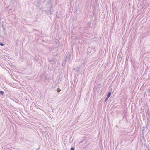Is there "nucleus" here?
<instances>
[{
    "mask_svg": "<svg viewBox=\"0 0 150 150\" xmlns=\"http://www.w3.org/2000/svg\"><path fill=\"white\" fill-rule=\"evenodd\" d=\"M0 45L1 46H3L4 45V44L2 43H0Z\"/></svg>",
    "mask_w": 150,
    "mask_h": 150,
    "instance_id": "7",
    "label": "nucleus"
},
{
    "mask_svg": "<svg viewBox=\"0 0 150 150\" xmlns=\"http://www.w3.org/2000/svg\"><path fill=\"white\" fill-rule=\"evenodd\" d=\"M49 6L50 7H51L50 8H51L52 7V5L51 4H50Z\"/></svg>",
    "mask_w": 150,
    "mask_h": 150,
    "instance_id": "8",
    "label": "nucleus"
},
{
    "mask_svg": "<svg viewBox=\"0 0 150 150\" xmlns=\"http://www.w3.org/2000/svg\"><path fill=\"white\" fill-rule=\"evenodd\" d=\"M90 49V48H89L88 49V50H89V49Z\"/></svg>",
    "mask_w": 150,
    "mask_h": 150,
    "instance_id": "11",
    "label": "nucleus"
},
{
    "mask_svg": "<svg viewBox=\"0 0 150 150\" xmlns=\"http://www.w3.org/2000/svg\"><path fill=\"white\" fill-rule=\"evenodd\" d=\"M4 92L3 91H1L0 92V93L1 94H3Z\"/></svg>",
    "mask_w": 150,
    "mask_h": 150,
    "instance_id": "5",
    "label": "nucleus"
},
{
    "mask_svg": "<svg viewBox=\"0 0 150 150\" xmlns=\"http://www.w3.org/2000/svg\"><path fill=\"white\" fill-rule=\"evenodd\" d=\"M11 149H13V148H12V147H11Z\"/></svg>",
    "mask_w": 150,
    "mask_h": 150,
    "instance_id": "12",
    "label": "nucleus"
},
{
    "mask_svg": "<svg viewBox=\"0 0 150 150\" xmlns=\"http://www.w3.org/2000/svg\"><path fill=\"white\" fill-rule=\"evenodd\" d=\"M46 13L48 14H50L51 13V11L50 9L47 10L46 11Z\"/></svg>",
    "mask_w": 150,
    "mask_h": 150,
    "instance_id": "1",
    "label": "nucleus"
},
{
    "mask_svg": "<svg viewBox=\"0 0 150 150\" xmlns=\"http://www.w3.org/2000/svg\"><path fill=\"white\" fill-rule=\"evenodd\" d=\"M108 97H107L106 98H105V102L108 99Z\"/></svg>",
    "mask_w": 150,
    "mask_h": 150,
    "instance_id": "6",
    "label": "nucleus"
},
{
    "mask_svg": "<svg viewBox=\"0 0 150 150\" xmlns=\"http://www.w3.org/2000/svg\"><path fill=\"white\" fill-rule=\"evenodd\" d=\"M70 150H74V149L73 148V147H71V149Z\"/></svg>",
    "mask_w": 150,
    "mask_h": 150,
    "instance_id": "9",
    "label": "nucleus"
},
{
    "mask_svg": "<svg viewBox=\"0 0 150 150\" xmlns=\"http://www.w3.org/2000/svg\"><path fill=\"white\" fill-rule=\"evenodd\" d=\"M60 91L61 90L60 89L58 88L57 89V91L58 92H60Z\"/></svg>",
    "mask_w": 150,
    "mask_h": 150,
    "instance_id": "3",
    "label": "nucleus"
},
{
    "mask_svg": "<svg viewBox=\"0 0 150 150\" xmlns=\"http://www.w3.org/2000/svg\"><path fill=\"white\" fill-rule=\"evenodd\" d=\"M36 150H38V149H37Z\"/></svg>",
    "mask_w": 150,
    "mask_h": 150,
    "instance_id": "13",
    "label": "nucleus"
},
{
    "mask_svg": "<svg viewBox=\"0 0 150 150\" xmlns=\"http://www.w3.org/2000/svg\"><path fill=\"white\" fill-rule=\"evenodd\" d=\"M6 148L8 149L9 148L8 147V145L6 146Z\"/></svg>",
    "mask_w": 150,
    "mask_h": 150,
    "instance_id": "10",
    "label": "nucleus"
},
{
    "mask_svg": "<svg viewBox=\"0 0 150 150\" xmlns=\"http://www.w3.org/2000/svg\"><path fill=\"white\" fill-rule=\"evenodd\" d=\"M111 92H110L108 94L107 96V97H108V98H109L111 94Z\"/></svg>",
    "mask_w": 150,
    "mask_h": 150,
    "instance_id": "2",
    "label": "nucleus"
},
{
    "mask_svg": "<svg viewBox=\"0 0 150 150\" xmlns=\"http://www.w3.org/2000/svg\"><path fill=\"white\" fill-rule=\"evenodd\" d=\"M40 5V4L39 3H38V4L37 5V6L38 7H39Z\"/></svg>",
    "mask_w": 150,
    "mask_h": 150,
    "instance_id": "4",
    "label": "nucleus"
}]
</instances>
